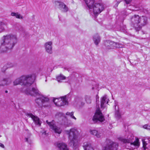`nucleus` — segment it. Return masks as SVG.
Listing matches in <instances>:
<instances>
[{
  "instance_id": "cd10ccee",
  "label": "nucleus",
  "mask_w": 150,
  "mask_h": 150,
  "mask_svg": "<svg viewBox=\"0 0 150 150\" xmlns=\"http://www.w3.org/2000/svg\"><path fill=\"white\" fill-rule=\"evenodd\" d=\"M115 45H113V49H114V47L119 48L122 47V45L120 44L119 43L116 42H115Z\"/></svg>"
},
{
  "instance_id": "c9c22d12",
  "label": "nucleus",
  "mask_w": 150,
  "mask_h": 150,
  "mask_svg": "<svg viewBox=\"0 0 150 150\" xmlns=\"http://www.w3.org/2000/svg\"><path fill=\"white\" fill-rule=\"evenodd\" d=\"M81 100H82V99H80V102L81 103V105L82 106L84 104V103H83V102H81Z\"/></svg>"
},
{
  "instance_id": "dca6fc26",
  "label": "nucleus",
  "mask_w": 150,
  "mask_h": 150,
  "mask_svg": "<svg viewBox=\"0 0 150 150\" xmlns=\"http://www.w3.org/2000/svg\"><path fill=\"white\" fill-rule=\"evenodd\" d=\"M108 100L106 95H105L101 98L100 107L101 108L104 109L106 107V105L108 103Z\"/></svg>"
},
{
  "instance_id": "58836bf2",
  "label": "nucleus",
  "mask_w": 150,
  "mask_h": 150,
  "mask_svg": "<svg viewBox=\"0 0 150 150\" xmlns=\"http://www.w3.org/2000/svg\"><path fill=\"white\" fill-rule=\"evenodd\" d=\"M120 1H117V5H118V4L119 3H120Z\"/></svg>"
},
{
  "instance_id": "9d476101",
  "label": "nucleus",
  "mask_w": 150,
  "mask_h": 150,
  "mask_svg": "<svg viewBox=\"0 0 150 150\" xmlns=\"http://www.w3.org/2000/svg\"><path fill=\"white\" fill-rule=\"evenodd\" d=\"M53 101L55 104L58 106H63L68 103L66 96L58 98H54Z\"/></svg>"
},
{
  "instance_id": "a19ab883",
  "label": "nucleus",
  "mask_w": 150,
  "mask_h": 150,
  "mask_svg": "<svg viewBox=\"0 0 150 150\" xmlns=\"http://www.w3.org/2000/svg\"><path fill=\"white\" fill-rule=\"evenodd\" d=\"M8 91L7 90L5 91V93H8Z\"/></svg>"
},
{
  "instance_id": "6e6552de",
  "label": "nucleus",
  "mask_w": 150,
  "mask_h": 150,
  "mask_svg": "<svg viewBox=\"0 0 150 150\" xmlns=\"http://www.w3.org/2000/svg\"><path fill=\"white\" fill-rule=\"evenodd\" d=\"M92 120L94 123H100L105 120L104 116L99 108L97 109Z\"/></svg>"
},
{
  "instance_id": "f03ea898",
  "label": "nucleus",
  "mask_w": 150,
  "mask_h": 150,
  "mask_svg": "<svg viewBox=\"0 0 150 150\" xmlns=\"http://www.w3.org/2000/svg\"><path fill=\"white\" fill-rule=\"evenodd\" d=\"M16 36L11 34L4 36L1 41V48L2 52H5L11 50L17 42Z\"/></svg>"
},
{
  "instance_id": "f8f14e48",
  "label": "nucleus",
  "mask_w": 150,
  "mask_h": 150,
  "mask_svg": "<svg viewBox=\"0 0 150 150\" xmlns=\"http://www.w3.org/2000/svg\"><path fill=\"white\" fill-rule=\"evenodd\" d=\"M56 6L63 12H66L68 11L69 9L68 7L63 2L58 1H55Z\"/></svg>"
},
{
  "instance_id": "5701e85b",
  "label": "nucleus",
  "mask_w": 150,
  "mask_h": 150,
  "mask_svg": "<svg viewBox=\"0 0 150 150\" xmlns=\"http://www.w3.org/2000/svg\"><path fill=\"white\" fill-rule=\"evenodd\" d=\"M84 150H93L90 144L88 143H85L83 145Z\"/></svg>"
},
{
  "instance_id": "9b49d317",
  "label": "nucleus",
  "mask_w": 150,
  "mask_h": 150,
  "mask_svg": "<svg viewBox=\"0 0 150 150\" xmlns=\"http://www.w3.org/2000/svg\"><path fill=\"white\" fill-rule=\"evenodd\" d=\"M46 122L49 126L50 129L51 130L53 131L55 133L59 134L61 133L62 131V129L59 127L57 126L53 120L50 122H49L48 120H46Z\"/></svg>"
},
{
  "instance_id": "f3484780",
  "label": "nucleus",
  "mask_w": 150,
  "mask_h": 150,
  "mask_svg": "<svg viewBox=\"0 0 150 150\" xmlns=\"http://www.w3.org/2000/svg\"><path fill=\"white\" fill-rule=\"evenodd\" d=\"M100 0H84L88 8L91 10L92 9L94 4L97 1H100Z\"/></svg>"
},
{
  "instance_id": "c756f323",
  "label": "nucleus",
  "mask_w": 150,
  "mask_h": 150,
  "mask_svg": "<svg viewBox=\"0 0 150 150\" xmlns=\"http://www.w3.org/2000/svg\"><path fill=\"white\" fill-rule=\"evenodd\" d=\"M6 65L7 66L8 68H11L14 66V64L11 63H8Z\"/></svg>"
},
{
  "instance_id": "2eb2a0df",
  "label": "nucleus",
  "mask_w": 150,
  "mask_h": 150,
  "mask_svg": "<svg viewBox=\"0 0 150 150\" xmlns=\"http://www.w3.org/2000/svg\"><path fill=\"white\" fill-rule=\"evenodd\" d=\"M11 81L7 78L0 79V87L9 85L11 83Z\"/></svg>"
},
{
  "instance_id": "7c9ffc66",
  "label": "nucleus",
  "mask_w": 150,
  "mask_h": 150,
  "mask_svg": "<svg viewBox=\"0 0 150 150\" xmlns=\"http://www.w3.org/2000/svg\"><path fill=\"white\" fill-rule=\"evenodd\" d=\"M8 68L7 67V66H6V65L4 66L1 69V71L3 72H4Z\"/></svg>"
},
{
  "instance_id": "2f4dec72",
  "label": "nucleus",
  "mask_w": 150,
  "mask_h": 150,
  "mask_svg": "<svg viewBox=\"0 0 150 150\" xmlns=\"http://www.w3.org/2000/svg\"><path fill=\"white\" fill-rule=\"evenodd\" d=\"M5 25L2 22H0V29H1L2 30H4V26Z\"/></svg>"
},
{
  "instance_id": "e433bc0d",
  "label": "nucleus",
  "mask_w": 150,
  "mask_h": 150,
  "mask_svg": "<svg viewBox=\"0 0 150 150\" xmlns=\"http://www.w3.org/2000/svg\"><path fill=\"white\" fill-rule=\"evenodd\" d=\"M25 141L28 143L29 142L28 141V138H25Z\"/></svg>"
},
{
  "instance_id": "aec40b11",
  "label": "nucleus",
  "mask_w": 150,
  "mask_h": 150,
  "mask_svg": "<svg viewBox=\"0 0 150 150\" xmlns=\"http://www.w3.org/2000/svg\"><path fill=\"white\" fill-rule=\"evenodd\" d=\"M117 105V103L116 101H115V105L114 108L116 110L115 114V117L117 119H120L121 117V116L120 113L119 112L118 107H117V109L116 108V106Z\"/></svg>"
},
{
  "instance_id": "0eeeda50",
  "label": "nucleus",
  "mask_w": 150,
  "mask_h": 150,
  "mask_svg": "<svg viewBox=\"0 0 150 150\" xmlns=\"http://www.w3.org/2000/svg\"><path fill=\"white\" fill-rule=\"evenodd\" d=\"M104 9V6L101 2V0L100 1H97L93 5L92 10L95 16H97Z\"/></svg>"
},
{
  "instance_id": "4be33fe9",
  "label": "nucleus",
  "mask_w": 150,
  "mask_h": 150,
  "mask_svg": "<svg viewBox=\"0 0 150 150\" xmlns=\"http://www.w3.org/2000/svg\"><path fill=\"white\" fill-rule=\"evenodd\" d=\"M146 141H143V147L144 150H146L147 149L150 148V140L148 139Z\"/></svg>"
},
{
  "instance_id": "ddd939ff",
  "label": "nucleus",
  "mask_w": 150,
  "mask_h": 150,
  "mask_svg": "<svg viewBox=\"0 0 150 150\" xmlns=\"http://www.w3.org/2000/svg\"><path fill=\"white\" fill-rule=\"evenodd\" d=\"M26 115L32 118L33 121L34 122L35 124L39 126H40L41 122L39 118L37 116L33 115L31 113H27Z\"/></svg>"
},
{
  "instance_id": "20e7f679",
  "label": "nucleus",
  "mask_w": 150,
  "mask_h": 150,
  "mask_svg": "<svg viewBox=\"0 0 150 150\" xmlns=\"http://www.w3.org/2000/svg\"><path fill=\"white\" fill-rule=\"evenodd\" d=\"M35 78L36 75L34 74L23 75L16 79L13 82V84L14 85L21 84L30 86L33 83Z\"/></svg>"
},
{
  "instance_id": "473e14b6",
  "label": "nucleus",
  "mask_w": 150,
  "mask_h": 150,
  "mask_svg": "<svg viewBox=\"0 0 150 150\" xmlns=\"http://www.w3.org/2000/svg\"><path fill=\"white\" fill-rule=\"evenodd\" d=\"M132 0H125L126 3L127 4H129Z\"/></svg>"
},
{
  "instance_id": "f704fd0d",
  "label": "nucleus",
  "mask_w": 150,
  "mask_h": 150,
  "mask_svg": "<svg viewBox=\"0 0 150 150\" xmlns=\"http://www.w3.org/2000/svg\"><path fill=\"white\" fill-rule=\"evenodd\" d=\"M0 146L3 148H4V145L3 144H2L0 143Z\"/></svg>"
},
{
  "instance_id": "f257e3e1",
  "label": "nucleus",
  "mask_w": 150,
  "mask_h": 150,
  "mask_svg": "<svg viewBox=\"0 0 150 150\" xmlns=\"http://www.w3.org/2000/svg\"><path fill=\"white\" fill-rule=\"evenodd\" d=\"M25 93L31 96H38L35 99V101L40 107L42 106L48 107L50 105L49 98L41 94L37 88H28L25 90Z\"/></svg>"
},
{
  "instance_id": "412c9836",
  "label": "nucleus",
  "mask_w": 150,
  "mask_h": 150,
  "mask_svg": "<svg viewBox=\"0 0 150 150\" xmlns=\"http://www.w3.org/2000/svg\"><path fill=\"white\" fill-rule=\"evenodd\" d=\"M93 40L96 45H98L100 42V38L98 34H95L93 36Z\"/></svg>"
},
{
  "instance_id": "4c0bfd02",
  "label": "nucleus",
  "mask_w": 150,
  "mask_h": 150,
  "mask_svg": "<svg viewBox=\"0 0 150 150\" xmlns=\"http://www.w3.org/2000/svg\"><path fill=\"white\" fill-rule=\"evenodd\" d=\"M147 129L148 130H150V125L148 126V127H147Z\"/></svg>"
},
{
  "instance_id": "b1692460",
  "label": "nucleus",
  "mask_w": 150,
  "mask_h": 150,
  "mask_svg": "<svg viewBox=\"0 0 150 150\" xmlns=\"http://www.w3.org/2000/svg\"><path fill=\"white\" fill-rule=\"evenodd\" d=\"M90 132L91 134L96 136L97 138L100 137L101 134L98 132L96 130L94 129L90 130Z\"/></svg>"
},
{
  "instance_id": "79ce46f5",
  "label": "nucleus",
  "mask_w": 150,
  "mask_h": 150,
  "mask_svg": "<svg viewBox=\"0 0 150 150\" xmlns=\"http://www.w3.org/2000/svg\"><path fill=\"white\" fill-rule=\"evenodd\" d=\"M94 88L93 87L92 88V89L93 90L94 89Z\"/></svg>"
},
{
  "instance_id": "ea45409f",
  "label": "nucleus",
  "mask_w": 150,
  "mask_h": 150,
  "mask_svg": "<svg viewBox=\"0 0 150 150\" xmlns=\"http://www.w3.org/2000/svg\"><path fill=\"white\" fill-rule=\"evenodd\" d=\"M62 115V114L61 113H59V114H58V115Z\"/></svg>"
},
{
  "instance_id": "a211bd4d",
  "label": "nucleus",
  "mask_w": 150,
  "mask_h": 150,
  "mask_svg": "<svg viewBox=\"0 0 150 150\" xmlns=\"http://www.w3.org/2000/svg\"><path fill=\"white\" fill-rule=\"evenodd\" d=\"M104 44L106 49L108 50L113 49V45L115 44L114 42L110 40L105 41Z\"/></svg>"
},
{
  "instance_id": "7ed1b4c3",
  "label": "nucleus",
  "mask_w": 150,
  "mask_h": 150,
  "mask_svg": "<svg viewBox=\"0 0 150 150\" xmlns=\"http://www.w3.org/2000/svg\"><path fill=\"white\" fill-rule=\"evenodd\" d=\"M130 21L132 26L137 32L141 29L142 27L147 24V18L145 16L141 17L138 15H134L131 17Z\"/></svg>"
},
{
  "instance_id": "393cba45",
  "label": "nucleus",
  "mask_w": 150,
  "mask_h": 150,
  "mask_svg": "<svg viewBox=\"0 0 150 150\" xmlns=\"http://www.w3.org/2000/svg\"><path fill=\"white\" fill-rule=\"evenodd\" d=\"M11 15L12 16H15L18 19H23V17L20 14H19L18 13L12 12L11 13Z\"/></svg>"
},
{
  "instance_id": "6ab92c4d",
  "label": "nucleus",
  "mask_w": 150,
  "mask_h": 150,
  "mask_svg": "<svg viewBox=\"0 0 150 150\" xmlns=\"http://www.w3.org/2000/svg\"><path fill=\"white\" fill-rule=\"evenodd\" d=\"M56 145L60 150H69L67 145L63 142H57Z\"/></svg>"
},
{
  "instance_id": "72a5a7b5",
  "label": "nucleus",
  "mask_w": 150,
  "mask_h": 150,
  "mask_svg": "<svg viewBox=\"0 0 150 150\" xmlns=\"http://www.w3.org/2000/svg\"><path fill=\"white\" fill-rule=\"evenodd\" d=\"M148 125H145L143 126V127L145 129H147Z\"/></svg>"
},
{
  "instance_id": "bb28decb",
  "label": "nucleus",
  "mask_w": 150,
  "mask_h": 150,
  "mask_svg": "<svg viewBox=\"0 0 150 150\" xmlns=\"http://www.w3.org/2000/svg\"><path fill=\"white\" fill-rule=\"evenodd\" d=\"M74 113L73 112H68L66 113V115L69 116L71 118L76 120V118L74 116Z\"/></svg>"
},
{
  "instance_id": "a878e982",
  "label": "nucleus",
  "mask_w": 150,
  "mask_h": 150,
  "mask_svg": "<svg viewBox=\"0 0 150 150\" xmlns=\"http://www.w3.org/2000/svg\"><path fill=\"white\" fill-rule=\"evenodd\" d=\"M56 79L59 82L61 80L65 79H66V77L63 75L60 74L57 77Z\"/></svg>"
},
{
  "instance_id": "c85d7f7f",
  "label": "nucleus",
  "mask_w": 150,
  "mask_h": 150,
  "mask_svg": "<svg viewBox=\"0 0 150 150\" xmlns=\"http://www.w3.org/2000/svg\"><path fill=\"white\" fill-rule=\"evenodd\" d=\"M86 102L88 104L91 103V97L90 96L86 97Z\"/></svg>"
},
{
  "instance_id": "39448f33",
  "label": "nucleus",
  "mask_w": 150,
  "mask_h": 150,
  "mask_svg": "<svg viewBox=\"0 0 150 150\" xmlns=\"http://www.w3.org/2000/svg\"><path fill=\"white\" fill-rule=\"evenodd\" d=\"M66 132L69 135V139L70 140V146H76L78 142L77 139L79 134L77 129L76 128H73L67 131Z\"/></svg>"
},
{
  "instance_id": "423d86ee",
  "label": "nucleus",
  "mask_w": 150,
  "mask_h": 150,
  "mask_svg": "<svg viewBox=\"0 0 150 150\" xmlns=\"http://www.w3.org/2000/svg\"><path fill=\"white\" fill-rule=\"evenodd\" d=\"M134 137L133 135L131 133H129L126 138H121L120 140L124 143H130L131 146L132 148V150H133V148L134 149L135 147H138L139 146V142L138 139H136L134 142H132Z\"/></svg>"
},
{
  "instance_id": "4468645a",
  "label": "nucleus",
  "mask_w": 150,
  "mask_h": 150,
  "mask_svg": "<svg viewBox=\"0 0 150 150\" xmlns=\"http://www.w3.org/2000/svg\"><path fill=\"white\" fill-rule=\"evenodd\" d=\"M52 41L46 42L44 44V47L46 51L49 54L52 53Z\"/></svg>"
},
{
  "instance_id": "1a4fd4ad",
  "label": "nucleus",
  "mask_w": 150,
  "mask_h": 150,
  "mask_svg": "<svg viewBox=\"0 0 150 150\" xmlns=\"http://www.w3.org/2000/svg\"><path fill=\"white\" fill-rule=\"evenodd\" d=\"M106 145L103 146L102 150H117L118 144L117 143L114 142L110 139L107 140Z\"/></svg>"
}]
</instances>
